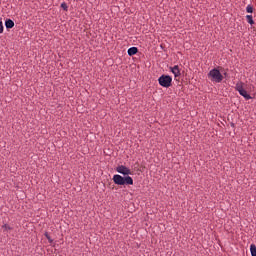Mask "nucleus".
I'll return each instance as SVG.
<instances>
[{
  "instance_id": "9d476101",
  "label": "nucleus",
  "mask_w": 256,
  "mask_h": 256,
  "mask_svg": "<svg viewBox=\"0 0 256 256\" xmlns=\"http://www.w3.org/2000/svg\"><path fill=\"white\" fill-rule=\"evenodd\" d=\"M235 89H236V91H238L239 93L242 91V90H244L243 89V83H237L236 84V86H235Z\"/></svg>"
},
{
  "instance_id": "20e7f679",
  "label": "nucleus",
  "mask_w": 256,
  "mask_h": 256,
  "mask_svg": "<svg viewBox=\"0 0 256 256\" xmlns=\"http://www.w3.org/2000/svg\"><path fill=\"white\" fill-rule=\"evenodd\" d=\"M116 171L119 174H122L124 176H129L132 174L131 169L127 168L126 166L120 165L118 167H116Z\"/></svg>"
},
{
  "instance_id": "1a4fd4ad",
  "label": "nucleus",
  "mask_w": 256,
  "mask_h": 256,
  "mask_svg": "<svg viewBox=\"0 0 256 256\" xmlns=\"http://www.w3.org/2000/svg\"><path fill=\"white\" fill-rule=\"evenodd\" d=\"M250 252L252 256H256V246L255 244L250 245Z\"/></svg>"
},
{
  "instance_id": "ddd939ff",
  "label": "nucleus",
  "mask_w": 256,
  "mask_h": 256,
  "mask_svg": "<svg viewBox=\"0 0 256 256\" xmlns=\"http://www.w3.org/2000/svg\"><path fill=\"white\" fill-rule=\"evenodd\" d=\"M61 8H62L64 11H68V4H66V2H62V3H61Z\"/></svg>"
},
{
  "instance_id": "39448f33",
  "label": "nucleus",
  "mask_w": 256,
  "mask_h": 256,
  "mask_svg": "<svg viewBox=\"0 0 256 256\" xmlns=\"http://www.w3.org/2000/svg\"><path fill=\"white\" fill-rule=\"evenodd\" d=\"M170 70H171V72L173 73V75H174L175 78H178V77L181 76V71H180V68H179L178 65H176V66L170 68Z\"/></svg>"
},
{
  "instance_id": "dca6fc26",
  "label": "nucleus",
  "mask_w": 256,
  "mask_h": 256,
  "mask_svg": "<svg viewBox=\"0 0 256 256\" xmlns=\"http://www.w3.org/2000/svg\"><path fill=\"white\" fill-rule=\"evenodd\" d=\"M4 32L3 22L0 20V34Z\"/></svg>"
},
{
  "instance_id": "6e6552de",
  "label": "nucleus",
  "mask_w": 256,
  "mask_h": 256,
  "mask_svg": "<svg viewBox=\"0 0 256 256\" xmlns=\"http://www.w3.org/2000/svg\"><path fill=\"white\" fill-rule=\"evenodd\" d=\"M239 94L243 96L246 100H251V96L247 94V91H245V89L242 90Z\"/></svg>"
},
{
  "instance_id": "4468645a",
  "label": "nucleus",
  "mask_w": 256,
  "mask_h": 256,
  "mask_svg": "<svg viewBox=\"0 0 256 256\" xmlns=\"http://www.w3.org/2000/svg\"><path fill=\"white\" fill-rule=\"evenodd\" d=\"M2 228H3L4 231L12 230V227H10V226L7 225V224H4V225L2 226Z\"/></svg>"
},
{
  "instance_id": "2eb2a0df",
  "label": "nucleus",
  "mask_w": 256,
  "mask_h": 256,
  "mask_svg": "<svg viewBox=\"0 0 256 256\" xmlns=\"http://www.w3.org/2000/svg\"><path fill=\"white\" fill-rule=\"evenodd\" d=\"M44 235L47 238L49 243H53V239L50 237V235L48 233H45Z\"/></svg>"
},
{
  "instance_id": "7ed1b4c3",
  "label": "nucleus",
  "mask_w": 256,
  "mask_h": 256,
  "mask_svg": "<svg viewBox=\"0 0 256 256\" xmlns=\"http://www.w3.org/2000/svg\"><path fill=\"white\" fill-rule=\"evenodd\" d=\"M173 78L169 75H162L158 78V83L164 88H169L172 86Z\"/></svg>"
},
{
  "instance_id": "423d86ee",
  "label": "nucleus",
  "mask_w": 256,
  "mask_h": 256,
  "mask_svg": "<svg viewBox=\"0 0 256 256\" xmlns=\"http://www.w3.org/2000/svg\"><path fill=\"white\" fill-rule=\"evenodd\" d=\"M138 51H139L138 48L132 47L128 49L127 54L128 56H134L138 53Z\"/></svg>"
},
{
  "instance_id": "0eeeda50",
  "label": "nucleus",
  "mask_w": 256,
  "mask_h": 256,
  "mask_svg": "<svg viewBox=\"0 0 256 256\" xmlns=\"http://www.w3.org/2000/svg\"><path fill=\"white\" fill-rule=\"evenodd\" d=\"M14 26H15V23L11 19H8L5 21V27L7 29H12L14 28Z\"/></svg>"
},
{
  "instance_id": "f257e3e1",
  "label": "nucleus",
  "mask_w": 256,
  "mask_h": 256,
  "mask_svg": "<svg viewBox=\"0 0 256 256\" xmlns=\"http://www.w3.org/2000/svg\"><path fill=\"white\" fill-rule=\"evenodd\" d=\"M116 185H133L134 180L131 176L122 177L121 175H114L112 178Z\"/></svg>"
},
{
  "instance_id": "9b49d317",
  "label": "nucleus",
  "mask_w": 256,
  "mask_h": 256,
  "mask_svg": "<svg viewBox=\"0 0 256 256\" xmlns=\"http://www.w3.org/2000/svg\"><path fill=\"white\" fill-rule=\"evenodd\" d=\"M246 19H247V22H248L250 25L255 24V21H253V16L247 15V16H246Z\"/></svg>"
},
{
  "instance_id": "f03ea898",
  "label": "nucleus",
  "mask_w": 256,
  "mask_h": 256,
  "mask_svg": "<svg viewBox=\"0 0 256 256\" xmlns=\"http://www.w3.org/2000/svg\"><path fill=\"white\" fill-rule=\"evenodd\" d=\"M208 76L211 78V81L215 83H221L224 80V76L221 74L220 70L218 69L211 70Z\"/></svg>"
},
{
  "instance_id": "f8f14e48",
  "label": "nucleus",
  "mask_w": 256,
  "mask_h": 256,
  "mask_svg": "<svg viewBox=\"0 0 256 256\" xmlns=\"http://www.w3.org/2000/svg\"><path fill=\"white\" fill-rule=\"evenodd\" d=\"M246 12L249 14L253 13V6H251V4H248L246 6Z\"/></svg>"
}]
</instances>
